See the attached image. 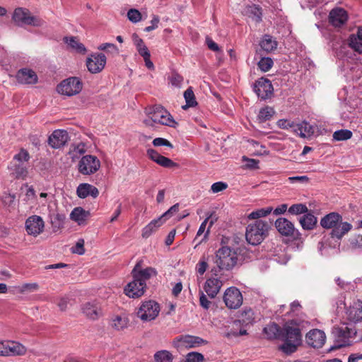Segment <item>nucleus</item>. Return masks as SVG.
Here are the masks:
<instances>
[{
	"label": "nucleus",
	"instance_id": "obj_1",
	"mask_svg": "<svg viewBox=\"0 0 362 362\" xmlns=\"http://www.w3.org/2000/svg\"><path fill=\"white\" fill-rule=\"evenodd\" d=\"M280 340L284 341V344L280 346V349L284 353L289 355L296 351L303 341L300 324L297 320H292L284 324Z\"/></svg>",
	"mask_w": 362,
	"mask_h": 362
},
{
	"label": "nucleus",
	"instance_id": "obj_2",
	"mask_svg": "<svg viewBox=\"0 0 362 362\" xmlns=\"http://www.w3.org/2000/svg\"><path fill=\"white\" fill-rule=\"evenodd\" d=\"M133 281L124 288V293L129 298H136L144 294L146 288V281L155 276L157 272L152 267L136 271V267L132 270Z\"/></svg>",
	"mask_w": 362,
	"mask_h": 362
},
{
	"label": "nucleus",
	"instance_id": "obj_3",
	"mask_svg": "<svg viewBox=\"0 0 362 362\" xmlns=\"http://www.w3.org/2000/svg\"><path fill=\"white\" fill-rule=\"evenodd\" d=\"M238 255L236 252L228 246L219 248L215 255L216 267L211 269V273L215 276L220 274L221 271L231 270L237 264Z\"/></svg>",
	"mask_w": 362,
	"mask_h": 362
},
{
	"label": "nucleus",
	"instance_id": "obj_4",
	"mask_svg": "<svg viewBox=\"0 0 362 362\" xmlns=\"http://www.w3.org/2000/svg\"><path fill=\"white\" fill-rule=\"evenodd\" d=\"M269 223L262 220H257L247 226L245 238L248 243L252 245L260 244L268 235Z\"/></svg>",
	"mask_w": 362,
	"mask_h": 362
},
{
	"label": "nucleus",
	"instance_id": "obj_5",
	"mask_svg": "<svg viewBox=\"0 0 362 362\" xmlns=\"http://www.w3.org/2000/svg\"><path fill=\"white\" fill-rule=\"evenodd\" d=\"M30 158V154L25 148H21L19 152L14 155L8 168L16 178L24 179L27 177L28 172L26 163L28 162Z\"/></svg>",
	"mask_w": 362,
	"mask_h": 362
},
{
	"label": "nucleus",
	"instance_id": "obj_6",
	"mask_svg": "<svg viewBox=\"0 0 362 362\" xmlns=\"http://www.w3.org/2000/svg\"><path fill=\"white\" fill-rule=\"evenodd\" d=\"M12 21L18 26L31 25L33 27H42L45 21L31 14L30 11L25 8H16L12 16Z\"/></svg>",
	"mask_w": 362,
	"mask_h": 362
},
{
	"label": "nucleus",
	"instance_id": "obj_7",
	"mask_svg": "<svg viewBox=\"0 0 362 362\" xmlns=\"http://www.w3.org/2000/svg\"><path fill=\"white\" fill-rule=\"evenodd\" d=\"M332 334L334 338V344L329 349L328 351L350 346L351 344L350 338L356 334V332L347 327H334Z\"/></svg>",
	"mask_w": 362,
	"mask_h": 362
},
{
	"label": "nucleus",
	"instance_id": "obj_8",
	"mask_svg": "<svg viewBox=\"0 0 362 362\" xmlns=\"http://www.w3.org/2000/svg\"><path fill=\"white\" fill-rule=\"evenodd\" d=\"M160 310V305L157 302L149 300L142 303L136 314L142 321H151L158 315Z\"/></svg>",
	"mask_w": 362,
	"mask_h": 362
},
{
	"label": "nucleus",
	"instance_id": "obj_9",
	"mask_svg": "<svg viewBox=\"0 0 362 362\" xmlns=\"http://www.w3.org/2000/svg\"><path fill=\"white\" fill-rule=\"evenodd\" d=\"M83 84L81 80L77 77L68 78L57 86V92L60 94L67 96H72L81 92Z\"/></svg>",
	"mask_w": 362,
	"mask_h": 362
},
{
	"label": "nucleus",
	"instance_id": "obj_10",
	"mask_svg": "<svg viewBox=\"0 0 362 362\" xmlns=\"http://www.w3.org/2000/svg\"><path fill=\"white\" fill-rule=\"evenodd\" d=\"M100 167V162L99 159L92 155L83 156L78 163V171L86 175L96 173Z\"/></svg>",
	"mask_w": 362,
	"mask_h": 362
},
{
	"label": "nucleus",
	"instance_id": "obj_11",
	"mask_svg": "<svg viewBox=\"0 0 362 362\" xmlns=\"http://www.w3.org/2000/svg\"><path fill=\"white\" fill-rule=\"evenodd\" d=\"M275 227L279 233L286 237H291L293 239L300 238V233L296 229L293 223L286 218H279L275 221Z\"/></svg>",
	"mask_w": 362,
	"mask_h": 362
},
{
	"label": "nucleus",
	"instance_id": "obj_12",
	"mask_svg": "<svg viewBox=\"0 0 362 362\" xmlns=\"http://www.w3.org/2000/svg\"><path fill=\"white\" fill-rule=\"evenodd\" d=\"M207 341L199 337L192 335H180L173 340V346L177 349L194 348L202 344H206Z\"/></svg>",
	"mask_w": 362,
	"mask_h": 362
},
{
	"label": "nucleus",
	"instance_id": "obj_13",
	"mask_svg": "<svg viewBox=\"0 0 362 362\" xmlns=\"http://www.w3.org/2000/svg\"><path fill=\"white\" fill-rule=\"evenodd\" d=\"M223 301L228 308L237 309L243 303L242 293L237 288L230 287L224 293Z\"/></svg>",
	"mask_w": 362,
	"mask_h": 362
},
{
	"label": "nucleus",
	"instance_id": "obj_14",
	"mask_svg": "<svg viewBox=\"0 0 362 362\" xmlns=\"http://www.w3.org/2000/svg\"><path fill=\"white\" fill-rule=\"evenodd\" d=\"M253 90L261 100H266L273 94L274 88L269 79L261 78L255 81Z\"/></svg>",
	"mask_w": 362,
	"mask_h": 362
},
{
	"label": "nucleus",
	"instance_id": "obj_15",
	"mask_svg": "<svg viewBox=\"0 0 362 362\" xmlns=\"http://www.w3.org/2000/svg\"><path fill=\"white\" fill-rule=\"evenodd\" d=\"M106 57L103 53L91 54L86 59L88 70L92 74L102 71L106 64Z\"/></svg>",
	"mask_w": 362,
	"mask_h": 362
},
{
	"label": "nucleus",
	"instance_id": "obj_16",
	"mask_svg": "<svg viewBox=\"0 0 362 362\" xmlns=\"http://www.w3.org/2000/svg\"><path fill=\"white\" fill-rule=\"evenodd\" d=\"M151 120L154 123L174 127L177 124L170 114L161 106H156L151 112Z\"/></svg>",
	"mask_w": 362,
	"mask_h": 362
},
{
	"label": "nucleus",
	"instance_id": "obj_17",
	"mask_svg": "<svg viewBox=\"0 0 362 362\" xmlns=\"http://www.w3.org/2000/svg\"><path fill=\"white\" fill-rule=\"evenodd\" d=\"M326 338L324 331L319 329H313L306 334L305 341L310 347L320 349L325 344Z\"/></svg>",
	"mask_w": 362,
	"mask_h": 362
},
{
	"label": "nucleus",
	"instance_id": "obj_18",
	"mask_svg": "<svg viewBox=\"0 0 362 362\" xmlns=\"http://www.w3.org/2000/svg\"><path fill=\"white\" fill-rule=\"evenodd\" d=\"M69 140V134L66 130L57 129L49 136L48 144L53 148L64 146Z\"/></svg>",
	"mask_w": 362,
	"mask_h": 362
},
{
	"label": "nucleus",
	"instance_id": "obj_19",
	"mask_svg": "<svg viewBox=\"0 0 362 362\" xmlns=\"http://www.w3.org/2000/svg\"><path fill=\"white\" fill-rule=\"evenodd\" d=\"M25 228L29 235L37 236L43 231L44 221L39 216H32L26 220Z\"/></svg>",
	"mask_w": 362,
	"mask_h": 362
},
{
	"label": "nucleus",
	"instance_id": "obj_20",
	"mask_svg": "<svg viewBox=\"0 0 362 362\" xmlns=\"http://www.w3.org/2000/svg\"><path fill=\"white\" fill-rule=\"evenodd\" d=\"M347 20L348 14L344 8H336L332 9L329 13V23L335 27L341 26L347 21Z\"/></svg>",
	"mask_w": 362,
	"mask_h": 362
},
{
	"label": "nucleus",
	"instance_id": "obj_21",
	"mask_svg": "<svg viewBox=\"0 0 362 362\" xmlns=\"http://www.w3.org/2000/svg\"><path fill=\"white\" fill-rule=\"evenodd\" d=\"M27 351L26 347L16 341H6L4 356H23Z\"/></svg>",
	"mask_w": 362,
	"mask_h": 362
},
{
	"label": "nucleus",
	"instance_id": "obj_22",
	"mask_svg": "<svg viewBox=\"0 0 362 362\" xmlns=\"http://www.w3.org/2000/svg\"><path fill=\"white\" fill-rule=\"evenodd\" d=\"M222 286V281L218 278H209L206 279L204 285V290L209 298H214L219 293Z\"/></svg>",
	"mask_w": 362,
	"mask_h": 362
},
{
	"label": "nucleus",
	"instance_id": "obj_23",
	"mask_svg": "<svg viewBox=\"0 0 362 362\" xmlns=\"http://www.w3.org/2000/svg\"><path fill=\"white\" fill-rule=\"evenodd\" d=\"M17 81L23 84H35L37 81L35 72L31 69H20L16 74Z\"/></svg>",
	"mask_w": 362,
	"mask_h": 362
},
{
	"label": "nucleus",
	"instance_id": "obj_24",
	"mask_svg": "<svg viewBox=\"0 0 362 362\" xmlns=\"http://www.w3.org/2000/svg\"><path fill=\"white\" fill-rule=\"evenodd\" d=\"M76 194L81 199L86 198L88 196L96 198L99 194V191L97 187L90 184L81 183L76 189Z\"/></svg>",
	"mask_w": 362,
	"mask_h": 362
},
{
	"label": "nucleus",
	"instance_id": "obj_25",
	"mask_svg": "<svg viewBox=\"0 0 362 362\" xmlns=\"http://www.w3.org/2000/svg\"><path fill=\"white\" fill-rule=\"evenodd\" d=\"M341 221H342V217L340 214L332 212L322 218L320 225L326 229H334Z\"/></svg>",
	"mask_w": 362,
	"mask_h": 362
},
{
	"label": "nucleus",
	"instance_id": "obj_26",
	"mask_svg": "<svg viewBox=\"0 0 362 362\" xmlns=\"http://www.w3.org/2000/svg\"><path fill=\"white\" fill-rule=\"evenodd\" d=\"M83 313L91 320H96L101 315L99 305L97 303L88 302L82 307Z\"/></svg>",
	"mask_w": 362,
	"mask_h": 362
},
{
	"label": "nucleus",
	"instance_id": "obj_27",
	"mask_svg": "<svg viewBox=\"0 0 362 362\" xmlns=\"http://www.w3.org/2000/svg\"><path fill=\"white\" fill-rule=\"evenodd\" d=\"M348 318L353 322L362 321V301L354 303L347 311Z\"/></svg>",
	"mask_w": 362,
	"mask_h": 362
},
{
	"label": "nucleus",
	"instance_id": "obj_28",
	"mask_svg": "<svg viewBox=\"0 0 362 362\" xmlns=\"http://www.w3.org/2000/svg\"><path fill=\"white\" fill-rule=\"evenodd\" d=\"M317 218L310 212H307L299 218V223L303 229L306 230H313L316 224Z\"/></svg>",
	"mask_w": 362,
	"mask_h": 362
},
{
	"label": "nucleus",
	"instance_id": "obj_29",
	"mask_svg": "<svg viewBox=\"0 0 362 362\" xmlns=\"http://www.w3.org/2000/svg\"><path fill=\"white\" fill-rule=\"evenodd\" d=\"M352 228V225L348 222H339L334 229L332 230L330 233L332 238L341 239L346 233L350 231Z\"/></svg>",
	"mask_w": 362,
	"mask_h": 362
},
{
	"label": "nucleus",
	"instance_id": "obj_30",
	"mask_svg": "<svg viewBox=\"0 0 362 362\" xmlns=\"http://www.w3.org/2000/svg\"><path fill=\"white\" fill-rule=\"evenodd\" d=\"M165 222L162 220V218L159 217L156 219L151 221L147 226L142 229V237L144 238H148L153 233H155L158 228L161 226Z\"/></svg>",
	"mask_w": 362,
	"mask_h": 362
},
{
	"label": "nucleus",
	"instance_id": "obj_31",
	"mask_svg": "<svg viewBox=\"0 0 362 362\" xmlns=\"http://www.w3.org/2000/svg\"><path fill=\"white\" fill-rule=\"evenodd\" d=\"M277 42L269 35H264L259 42V46L262 51L267 53L271 52L277 47Z\"/></svg>",
	"mask_w": 362,
	"mask_h": 362
},
{
	"label": "nucleus",
	"instance_id": "obj_32",
	"mask_svg": "<svg viewBox=\"0 0 362 362\" xmlns=\"http://www.w3.org/2000/svg\"><path fill=\"white\" fill-rule=\"evenodd\" d=\"M281 329L277 324L273 322L267 325L263 329L264 334L268 339H280Z\"/></svg>",
	"mask_w": 362,
	"mask_h": 362
},
{
	"label": "nucleus",
	"instance_id": "obj_33",
	"mask_svg": "<svg viewBox=\"0 0 362 362\" xmlns=\"http://www.w3.org/2000/svg\"><path fill=\"white\" fill-rule=\"evenodd\" d=\"M349 46L358 53H362V27L358 28L357 36L351 35L349 40Z\"/></svg>",
	"mask_w": 362,
	"mask_h": 362
},
{
	"label": "nucleus",
	"instance_id": "obj_34",
	"mask_svg": "<svg viewBox=\"0 0 362 362\" xmlns=\"http://www.w3.org/2000/svg\"><path fill=\"white\" fill-rule=\"evenodd\" d=\"M64 41L76 52L83 54L86 52V48L84 45L80 42L76 37H64Z\"/></svg>",
	"mask_w": 362,
	"mask_h": 362
},
{
	"label": "nucleus",
	"instance_id": "obj_35",
	"mask_svg": "<svg viewBox=\"0 0 362 362\" xmlns=\"http://www.w3.org/2000/svg\"><path fill=\"white\" fill-rule=\"evenodd\" d=\"M89 216H90V212L88 211H86L81 207H76L71 211V213L70 214V218L71 220L81 224L83 221H85L86 219Z\"/></svg>",
	"mask_w": 362,
	"mask_h": 362
},
{
	"label": "nucleus",
	"instance_id": "obj_36",
	"mask_svg": "<svg viewBox=\"0 0 362 362\" xmlns=\"http://www.w3.org/2000/svg\"><path fill=\"white\" fill-rule=\"evenodd\" d=\"M129 324V320L125 316L116 315L112 317L111 321V327L117 330L121 331L127 328Z\"/></svg>",
	"mask_w": 362,
	"mask_h": 362
},
{
	"label": "nucleus",
	"instance_id": "obj_37",
	"mask_svg": "<svg viewBox=\"0 0 362 362\" xmlns=\"http://www.w3.org/2000/svg\"><path fill=\"white\" fill-rule=\"evenodd\" d=\"M184 98L186 101V104L182 107L183 110H187L189 107H195L197 105V102L196 100L195 95L192 87H189L185 91Z\"/></svg>",
	"mask_w": 362,
	"mask_h": 362
},
{
	"label": "nucleus",
	"instance_id": "obj_38",
	"mask_svg": "<svg viewBox=\"0 0 362 362\" xmlns=\"http://www.w3.org/2000/svg\"><path fill=\"white\" fill-rule=\"evenodd\" d=\"M49 218L54 231H57L63 227L65 219L64 214L53 213L49 214Z\"/></svg>",
	"mask_w": 362,
	"mask_h": 362
},
{
	"label": "nucleus",
	"instance_id": "obj_39",
	"mask_svg": "<svg viewBox=\"0 0 362 362\" xmlns=\"http://www.w3.org/2000/svg\"><path fill=\"white\" fill-rule=\"evenodd\" d=\"M275 113L274 109L270 107L262 108L258 114V119L260 122H264L269 120Z\"/></svg>",
	"mask_w": 362,
	"mask_h": 362
},
{
	"label": "nucleus",
	"instance_id": "obj_40",
	"mask_svg": "<svg viewBox=\"0 0 362 362\" xmlns=\"http://www.w3.org/2000/svg\"><path fill=\"white\" fill-rule=\"evenodd\" d=\"M154 358L156 362H172L173 356L170 351L161 350L155 354Z\"/></svg>",
	"mask_w": 362,
	"mask_h": 362
},
{
	"label": "nucleus",
	"instance_id": "obj_41",
	"mask_svg": "<svg viewBox=\"0 0 362 362\" xmlns=\"http://www.w3.org/2000/svg\"><path fill=\"white\" fill-rule=\"evenodd\" d=\"M353 134L349 129H340L334 132L333 139L336 141H346L351 138Z\"/></svg>",
	"mask_w": 362,
	"mask_h": 362
},
{
	"label": "nucleus",
	"instance_id": "obj_42",
	"mask_svg": "<svg viewBox=\"0 0 362 362\" xmlns=\"http://www.w3.org/2000/svg\"><path fill=\"white\" fill-rule=\"evenodd\" d=\"M288 211L291 214L298 215L303 214L304 215L308 211V209L306 205L303 204H296L291 205Z\"/></svg>",
	"mask_w": 362,
	"mask_h": 362
},
{
	"label": "nucleus",
	"instance_id": "obj_43",
	"mask_svg": "<svg viewBox=\"0 0 362 362\" xmlns=\"http://www.w3.org/2000/svg\"><path fill=\"white\" fill-rule=\"evenodd\" d=\"M272 207H267V208H265V209H258L257 211L251 212L248 215V218L249 219H257V218H259L261 217H264V216L269 215L272 212Z\"/></svg>",
	"mask_w": 362,
	"mask_h": 362
},
{
	"label": "nucleus",
	"instance_id": "obj_44",
	"mask_svg": "<svg viewBox=\"0 0 362 362\" xmlns=\"http://www.w3.org/2000/svg\"><path fill=\"white\" fill-rule=\"evenodd\" d=\"M296 131L300 132L299 135L303 138L309 136L313 133L312 126L307 122L298 125V129Z\"/></svg>",
	"mask_w": 362,
	"mask_h": 362
},
{
	"label": "nucleus",
	"instance_id": "obj_45",
	"mask_svg": "<svg viewBox=\"0 0 362 362\" xmlns=\"http://www.w3.org/2000/svg\"><path fill=\"white\" fill-rule=\"evenodd\" d=\"M273 60L270 57H262L257 65L264 72L268 71L273 66Z\"/></svg>",
	"mask_w": 362,
	"mask_h": 362
},
{
	"label": "nucleus",
	"instance_id": "obj_46",
	"mask_svg": "<svg viewBox=\"0 0 362 362\" xmlns=\"http://www.w3.org/2000/svg\"><path fill=\"white\" fill-rule=\"evenodd\" d=\"M98 49L99 50H104L107 52H110L114 55H118L119 54V49L117 47L112 43H103L101 44Z\"/></svg>",
	"mask_w": 362,
	"mask_h": 362
},
{
	"label": "nucleus",
	"instance_id": "obj_47",
	"mask_svg": "<svg viewBox=\"0 0 362 362\" xmlns=\"http://www.w3.org/2000/svg\"><path fill=\"white\" fill-rule=\"evenodd\" d=\"M156 163L160 165L162 167L164 168H174L177 165V164L175 162H173L171 159L165 157L161 155V156L159 158L158 160H156Z\"/></svg>",
	"mask_w": 362,
	"mask_h": 362
},
{
	"label": "nucleus",
	"instance_id": "obj_48",
	"mask_svg": "<svg viewBox=\"0 0 362 362\" xmlns=\"http://www.w3.org/2000/svg\"><path fill=\"white\" fill-rule=\"evenodd\" d=\"M127 18L132 23H138L141 19V14L137 9L131 8L127 12Z\"/></svg>",
	"mask_w": 362,
	"mask_h": 362
},
{
	"label": "nucleus",
	"instance_id": "obj_49",
	"mask_svg": "<svg viewBox=\"0 0 362 362\" xmlns=\"http://www.w3.org/2000/svg\"><path fill=\"white\" fill-rule=\"evenodd\" d=\"M204 356L198 352H189L186 355V362H202Z\"/></svg>",
	"mask_w": 362,
	"mask_h": 362
},
{
	"label": "nucleus",
	"instance_id": "obj_50",
	"mask_svg": "<svg viewBox=\"0 0 362 362\" xmlns=\"http://www.w3.org/2000/svg\"><path fill=\"white\" fill-rule=\"evenodd\" d=\"M179 210V204H175L172 206L167 211H165L160 217L162 218L164 222H165L173 214L177 212Z\"/></svg>",
	"mask_w": 362,
	"mask_h": 362
},
{
	"label": "nucleus",
	"instance_id": "obj_51",
	"mask_svg": "<svg viewBox=\"0 0 362 362\" xmlns=\"http://www.w3.org/2000/svg\"><path fill=\"white\" fill-rule=\"evenodd\" d=\"M208 268V263L205 257H203L199 262L197 264L196 269L197 272L200 274L203 275Z\"/></svg>",
	"mask_w": 362,
	"mask_h": 362
},
{
	"label": "nucleus",
	"instance_id": "obj_52",
	"mask_svg": "<svg viewBox=\"0 0 362 362\" xmlns=\"http://www.w3.org/2000/svg\"><path fill=\"white\" fill-rule=\"evenodd\" d=\"M228 187V184L223 182H217L212 184L211 190L213 193H218L225 190Z\"/></svg>",
	"mask_w": 362,
	"mask_h": 362
},
{
	"label": "nucleus",
	"instance_id": "obj_53",
	"mask_svg": "<svg viewBox=\"0 0 362 362\" xmlns=\"http://www.w3.org/2000/svg\"><path fill=\"white\" fill-rule=\"evenodd\" d=\"M253 315H254V313L252 312V310L251 309L245 310L242 313V320H241L245 324L252 323V322L254 319Z\"/></svg>",
	"mask_w": 362,
	"mask_h": 362
},
{
	"label": "nucleus",
	"instance_id": "obj_54",
	"mask_svg": "<svg viewBox=\"0 0 362 362\" xmlns=\"http://www.w3.org/2000/svg\"><path fill=\"white\" fill-rule=\"evenodd\" d=\"M183 78L177 73H173L170 77L171 84L176 87H180L182 83Z\"/></svg>",
	"mask_w": 362,
	"mask_h": 362
},
{
	"label": "nucleus",
	"instance_id": "obj_55",
	"mask_svg": "<svg viewBox=\"0 0 362 362\" xmlns=\"http://www.w3.org/2000/svg\"><path fill=\"white\" fill-rule=\"evenodd\" d=\"M288 180L291 184H294L296 182L308 183L310 180V179L306 175H301V176L289 177L288 178Z\"/></svg>",
	"mask_w": 362,
	"mask_h": 362
},
{
	"label": "nucleus",
	"instance_id": "obj_56",
	"mask_svg": "<svg viewBox=\"0 0 362 362\" xmlns=\"http://www.w3.org/2000/svg\"><path fill=\"white\" fill-rule=\"evenodd\" d=\"M199 303L200 305L206 310H208L211 304V301L208 300L207 297L202 291H199Z\"/></svg>",
	"mask_w": 362,
	"mask_h": 362
},
{
	"label": "nucleus",
	"instance_id": "obj_57",
	"mask_svg": "<svg viewBox=\"0 0 362 362\" xmlns=\"http://www.w3.org/2000/svg\"><path fill=\"white\" fill-rule=\"evenodd\" d=\"M84 240L83 239H79L76 243V245L72 247V252L74 253H77L78 255H83L85 252L84 250Z\"/></svg>",
	"mask_w": 362,
	"mask_h": 362
},
{
	"label": "nucleus",
	"instance_id": "obj_58",
	"mask_svg": "<svg viewBox=\"0 0 362 362\" xmlns=\"http://www.w3.org/2000/svg\"><path fill=\"white\" fill-rule=\"evenodd\" d=\"M153 144L155 146H165L173 148V144L168 140L160 137L154 139L153 141Z\"/></svg>",
	"mask_w": 362,
	"mask_h": 362
},
{
	"label": "nucleus",
	"instance_id": "obj_59",
	"mask_svg": "<svg viewBox=\"0 0 362 362\" xmlns=\"http://www.w3.org/2000/svg\"><path fill=\"white\" fill-rule=\"evenodd\" d=\"M15 199H16L15 194L4 193L2 196L1 200L4 205L9 206L13 204Z\"/></svg>",
	"mask_w": 362,
	"mask_h": 362
},
{
	"label": "nucleus",
	"instance_id": "obj_60",
	"mask_svg": "<svg viewBox=\"0 0 362 362\" xmlns=\"http://www.w3.org/2000/svg\"><path fill=\"white\" fill-rule=\"evenodd\" d=\"M146 153L148 158L156 163V160H158L159 158L161 156L158 152L153 148H148L146 151Z\"/></svg>",
	"mask_w": 362,
	"mask_h": 362
},
{
	"label": "nucleus",
	"instance_id": "obj_61",
	"mask_svg": "<svg viewBox=\"0 0 362 362\" xmlns=\"http://www.w3.org/2000/svg\"><path fill=\"white\" fill-rule=\"evenodd\" d=\"M251 13L254 15L257 22H260L262 21V11L260 8L253 6L251 8Z\"/></svg>",
	"mask_w": 362,
	"mask_h": 362
},
{
	"label": "nucleus",
	"instance_id": "obj_62",
	"mask_svg": "<svg viewBox=\"0 0 362 362\" xmlns=\"http://www.w3.org/2000/svg\"><path fill=\"white\" fill-rule=\"evenodd\" d=\"M247 334V331L245 329H240L238 332L231 329L226 334V337L228 338H230L233 337H237L239 336H243Z\"/></svg>",
	"mask_w": 362,
	"mask_h": 362
},
{
	"label": "nucleus",
	"instance_id": "obj_63",
	"mask_svg": "<svg viewBox=\"0 0 362 362\" xmlns=\"http://www.w3.org/2000/svg\"><path fill=\"white\" fill-rule=\"evenodd\" d=\"M258 164H259V160H257L252 159V158L247 159L246 166L248 168H250V169L258 168Z\"/></svg>",
	"mask_w": 362,
	"mask_h": 362
},
{
	"label": "nucleus",
	"instance_id": "obj_64",
	"mask_svg": "<svg viewBox=\"0 0 362 362\" xmlns=\"http://www.w3.org/2000/svg\"><path fill=\"white\" fill-rule=\"evenodd\" d=\"M206 43H207L208 47L211 50L214 51V52H217L219 50L218 45L215 42H214L211 39L206 38Z\"/></svg>",
	"mask_w": 362,
	"mask_h": 362
}]
</instances>
